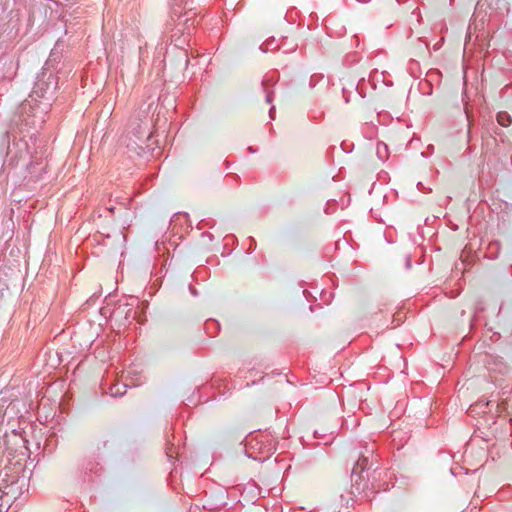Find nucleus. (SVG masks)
<instances>
[{"label":"nucleus","mask_w":512,"mask_h":512,"mask_svg":"<svg viewBox=\"0 0 512 512\" xmlns=\"http://www.w3.org/2000/svg\"><path fill=\"white\" fill-rule=\"evenodd\" d=\"M497 121L503 127H507L512 123L510 115L506 112H499L497 114Z\"/></svg>","instance_id":"423d86ee"},{"label":"nucleus","mask_w":512,"mask_h":512,"mask_svg":"<svg viewBox=\"0 0 512 512\" xmlns=\"http://www.w3.org/2000/svg\"><path fill=\"white\" fill-rule=\"evenodd\" d=\"M269 117H270V119H271V120H274V119H275V106H274V105H272V106L270 107V110H269Z\"/></svg>","instance_id":"1a4fd4ad"},{"label":"nucleus","mask_w":512,"mask_h":512,"mask_svg":"<svg viewBox=\"0 0 512 512\" xmlns=\"http://www.w3.org/2000/svg\"><path fill=\"white\" fill-rule=\"evenodd\" d=\"M418 187H419V189H420V188H423L422 183H418Z\"/></svg>","instance_id":"2eb2a0df"},{"label":"nucleus","mask_w":512,"mask_h":512,"mask_svg":"<svg viewBox=\"0 0 512 512\" xmlns=\"http://www.w3.org/2000/svg\"><path fill=\"white\" fill-rule=\"evenodd\" d=\"M108 209H109V211H111V212H113V211H114V207H110V208H108Z\"/></svg>","instance_id":"a211bd4d"},{"label":"nucleus","mask_w":512,"mask_h":512,"mask_svg":"<svg viewBox=\"0 0 512 512\" xmlns=\"http://www.w3.org/2000/svg\"><path fill=\"white\" fill-rule=\"evenodd\" d=\"M127 391V385L122 383H115L110 386L109 392L113 397L123 396Z\"/></svg>","instance_id":"20e7f679"},{"label":"nucleus","mask_w":512,"mask_h":512,"mask_svg":"<svg viewBox=\"0 0 512 512\" xmlns=\"http://www.w3.org/2000/svg\"><path fill=\"white\" fill-rule=\"evenodd\" d=\"M139 120L140 123H137L135 118L130 119L128 126L130 130L129 132L133 133L138 141H143L144 139L150 140L152 134L150 132V127L146 115L144 116V120Z\"/></svg>","instance_id":"f03ea898"},{"label":"nucleus","mask_w":512,"mask_h":512,"mask_svg":"<svg viewBox=\"0 0 512 512\" xmlns=\"http://www.w3.org/2000/svg\"><path fill=\"white\" fill-rule=\"evenodd\" d=\"M316 83H317V82H316V81H314V80H313V78H311V80H310V86H311V87H315V86H316Z\"/></svg>","instance_id":"9b49d317"},{"label":"nucleus","mask_w":512,"mask_h":512,"mask_svg":"<svg viewBox=\"0 0 512 512\" xmlns=\"http://www.w3.org/2000/svg\"><path fill=\"white\" fill-rule=\"evenodd\" d=\"M249 151H250L251 153L255 152V151H254V149H252L251 147H249Z\"/></svg>","instance_id":"f3484780"},{"label":"nucleus","mask_w":512,"mask_h":512,"mask_svg":"<svg viewBox=\"0 0 512 512\" xmlns=\"http://www.w3.org/2000/svg\"><path fill=\"white\" fill-rule=\"evenodd\" d=\"M57 84L58 78L55 75L50 74L46 81L40 80L36 83L35 92L38 93V90H40L42 91L41 97L51 99L55 94Z\"/></svg>","instance_id":"7ed1b4c3"},{"label":"nucleus","mask_w":512,"mask_h":512,"mask_svg":"<svg viewBox=\"0 0 512 512\" xmlns=\"http://www.w3.org/2000/svg\"><path fill=\"white\" fill-rule=\"evenodd\" d=\"M371 466L372 464H370L369 456L364 453L360 454L351 473V479L353 482L352 487L358 494L364 491L365 486V484L361 486L360 483V481L363 479L362 473L365 470H369Z\"/></svg>","instance_id":"f257e3e1"},{"label":"nucleus","mask_w":512,"mask_h":512,"mask_svg":"<svg viewBox=\"0 0 512 512\" xmlns=\"http://www.w3.org/2000/svg\"><path fill=\"white\" fill-rule=\"evenodd\" d=\"M465 113H466V115L468 116V110H467V107H465Z\"/></svg>","instance_id":"6ab92c4d"},{"label":"nucleus","mask_w":512,"mask_h":512,"mask_svg":"<svg viewBox=\"0 0 512 512\" xmlns=\"http://www.w3.org/2000/svg\"><path fill=\"white\" fill-rule=\"evenodd\" d=\"M366 452L371 454V455L373 454V450H370V451L366 450Z\"/></svg>","instance_id":"dca6fc26"},{"label":"nucleus","mask_w":512,"mask_h":512,"mask_svg":"<svg viewBox=\"0 0 512 512\" xmlns=\"http://www.w3.org/2000/svg\"><path fill=\"white\" fill-rule=\"evenodd\" d=\"M406 265L408 268L410 267V259L409 258L407 259Z\"/></svg>","instance_id":"f8f14e48"},{"label":"nucleus","mask_w":512,"mask_h":512,"mask_svg":"<svg viewBox=\"0 0 512 512\" xmlns=\"http://www.w3.org/2000/svg\"><path fill=\"white\" fill-rule=\"evenodd\" d=\"M324 438H325V436L322 435V444H324V445H328V444L332 443V441L334 439V437H332L331 439L324 441Z\"/></svg>","instance_id":"9d476101"},{"label":"nucleus","mask_w":512,"mask_h":512,"mask_svg":"<svg viewBox=\"0 0 512 512\" xmlns=\"http://www.w3.org/2000/svg\"><path fill=\"white\" fill-rule=\"evenodd\" d=\"M321 297H322V302L329 304L334 297V293L329 292V294L327 295V293L322 289Z\"/></svg>","instance_id":"6e6552de"},{"label":"nucleus","mask_w":512,"mask_h":512,"mask_svg":"<svg viewBox=\"0 0 512 512\" xmlns=\"http://www.w3.org/2000/svg\"><path fill=\"white\" fill-rule=\"evenodd\" d=\"M336 433V430H331L330 435H334Z\"/></svg>","instance_id":"4468645a"},{"label":"nucleus","mask_w":512,"mask_h":512,"mask_svg":"<svg viewBox=\"0 0 512 512\" xmlns=\"http://www.w3.org/2000/svg\"><path fill=\"white\" fill-rule=\"evenodd\" d=\"M329 394L331 395V397H335L336 396L335 393L332 392V391H329Z\"/></svg>","instance_id":"ddd939ff"},{"label":"nucleus","mask_w":512,"mask_h":512,"mask_svg":"<svg viewBox=\"0 0 512 512\" xmlns=\"http://www.w3.org/2000/svg\"><path fill=\"white\" fill-rule=\"evenodd\" d=\"M388 147L385 143L379 142L377 144V155L381 160H384L387 156Z\"/></svg>","instance_id":"0eeeda50"},{"label":"nucleus","mask_w":512,"mask_h":512,"mask_svg":"<svg viewBox=\"0 0 512 512\" xmlns=\"http://www.w3.org/2000/svg\"><path fill=\"white\" fill-rule=\"evenodd\" d=\"M267 82H268V80H263L261 82V87L265 94L266 103L271 104L273 101V98H274V90L268 88Z\"/></svg>","instance_id":"39448f33"}]
</instances>
